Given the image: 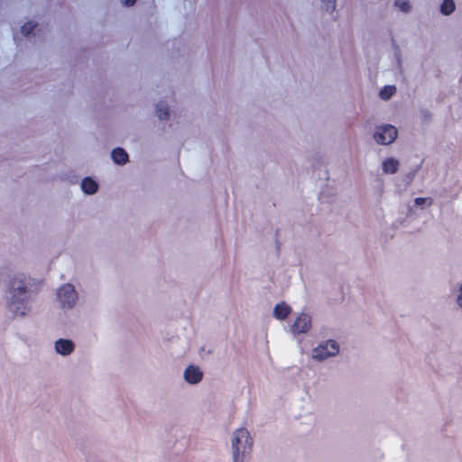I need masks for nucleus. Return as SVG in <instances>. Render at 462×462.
Masks as SVG:
<instances>
[{
	"label": "nucleus",
	"mask_w": 462,
	"mask_h": 462,
	"mask_svg": "<svg viewBox=\"0 0 462 462\" xmlns=\"http://www.w3.org/2000/svg\"><path fill=\"white\" fill-rule=\"evenodd\" d=\"M456 5L453 0H444L440 5V12L444 15H448L455 11Z\"/></svg>",
	"instance_id": "obj_15"
},
{
	"label": "nucleus",
	"mask_w": 462,
	"mask_h": 462,
	"mask_svg": "<svg viewBox=\"0 0 462 462\" xmlns=\"http://www.w3.org/2000/svg\"><path fill=\"white\" fill-rule=\"evenodd\" d=\"M398 135V131L395 126L392 125H386L379 127L374 133V137L379 144H390L392 143Z\"/></svg>",
	"instance_id": "obj_5"
},
{
	"label": "nucleus",
	"mask_w": 462,
	"mask_h": 462,
	"mask_svg": "<svg viewBox=\"0 0 462 462\" xmlns=\"http://www.w3.org/2000/svg\"><path fill=\"white\" fill-rule=\"evenodd\" d=\"M38 25L37 22L32 20L25 22L21 27V32L24 37H30L33 31L36 29Z\"/></svg>",
	"instance_id": "obj_14"
},
{
	"label": "nucleus",
	"mask_w": 462,
	"mask_h": 462,
	"mask_svg": "<svg viewBox=\"0 0 462 462\" xmlns=\"http://www.w3.org/2000/svg\"><path fill=\"white\" fill-rule=\"evenodd\" d=\"M203 378V372L199 366L189 365L184 371V379L190 384L199 383Z\"/></svg>",
	"instance_id": "obj_8"
},
{
	"label": "nucleus",
	"mask_w": 462,
	"mask_h": 462,
	"mask_svg": "<svg viewBox=\"0 0 462 462\" xmlns=\"http://www.w3.org/2000/svg\"><path fill=\"white\" fill-rule=\"evenodd\" d=\"M57 299L63 309H72L78 300V292L70 283L62 284L56 293Z\"/></svg>",
	"instance_id": "obj_3"
},
{
	"label": "nucleus",
	"mask_w": 462,
	"mask_h": 462,
	"mask_svg": "<svg viewBox=\"0 0 462 462\" xmlns=\"http://www.w3.org/2000/svg\"><path fill=\"white\" fill-rule=\"evenodd\" d=\"M339 351V346L334 340H328L320 344L312 351V356L317 360H324L329 356H336Z\"/></svg>",
	"instance_id": "obj_4"
},
{
	"label": "nucleus",
	"mask_w": 462,
	"mask_h": 462,
	"mask_svg": "<svg viewBox=\"0 0 462 462\" xmlns=\"http://www.w3.org/2000/svg\"><path fill=\"white\" fill-rule=\"evenodd\" d=\"M457 302L460 307H462V285L459 288V293L457 295Z\"/></svg>",
	"instance_id": "obj_21"
},
{
	"label": "nucleus",
	"mask_w": 462,
	"mask_h": 462,
	"mask_svg": "<svg viewBox=\"0 0 462 462\" xmlns=\"http://www.w3.org/2000/svg\"><path fill=\"white\" fill-rule=\"evenodd\" d=\"M395 92L396 88L394 86H385L381 89L379 96L382 99L387 100L393 97Z\"/></svg>",
	"instance_id": "obj_16"
},
{
	"label": "nucleus",
	"mask_w": 462,
	"mask_h": 462,
	"mask_svg": "<svg viewBox=\"0 0 462 462\" xmlns=\"http://www.w3.org/2000/svg\"><path fill=\"white\" fill-rule=\"evenodd\" d=\"M6 308L14 316H25L37 294L34 280L23 274L11 278L7 284Z\"/></svg>",
	"instance_id": "obj_1"
},
{
	"label": "nucleus",
	"mask_w": 462,
	"mask_h": 462,
	"mask_svg": "<svg viewBox=\"0 0 462 462\" xmlns=\"http://www.w3.org/2000/svg\"><path fill=\"white\" fill-rule=\"evenodd\" d=\"M120 1H121V4L123 6L131 7L136 3L137 0H120Z\"/></svg>",
	"instance_id": "obj_20"
},
{
	"label": "nucleus",
	"mask_w": 462,
	"mask_h": 462,
	"mask_svg": "<svg viewBox=\"0 0 462 462\" xmlns=\"http://www.w3.org/2000/svg\"><path fill=\"white\" fill-rule=\"evenodd\" d=\"M155 114L160 120H168L170 118V108L167 102L160 100L155 105Z\"/></svg>",
	"instance_id": "obj_11"
},
{
	"label": "nucleus",
	"mask_w": 462,
	"mask_h": 462,
	"mask_svg": "<svg viewBox=\"0 0 462 462\" xmlns=\"http://www.w3.org/2000/svg\"><path fill=\"white\" fill-rule=\"evenodd\" d=\"M414 202L415 205L417 206H421L424 203H428L429 206H431L433 203V199L431 198H416Z\"/></svg>",
	"instance_id": "obj_19"
},
{
	"label": "nucleus",
	"mask_w": 462,
	"mask_h": 462,
	"mask_svg": "<svg viewBox=\"0 0 462 462\" xmlns=\"http://www.w3.org/2000/svg\"><path fill=\"white\" fill-rule=\"evenodd\" d=\"M253 439L247 430L241 428L236 430L232 439L233 462H243L245 453L252 450Z\"/></svg>",
	"instance_id": "obj_2"
},
{
	"label": "nucleus",
	"mask_w": 462,
	"mask_h": 462,
	"mask_svg": "<svg viewBox=\"0 0 462 462\" xmlns=\"http://www.w3.org/2000/svg\"><path fill=\"white\" fill-rule=\"evenodd\" d=\"M111 159L115 164L123 166L129 161V156L126 151L122 147H115L111 151Z\"/></svg>",
	"instance_id": "obj_9"
},
{
	"label": "nucleus",
	"mask_w": 462,
	"mask_h": 462,
	"mask_svg": "<svg viewBox=\"0 0 462 462\" xmlns=\"http://www.w3.org/2000/svg\"><path fill=\"white\" fill-rule=\"evenodd\" d=\"M54 348L58 355L69 356L75 349L74 342L69 338H59L54 342Z\"/></svg>",
	"instance_id": "obj_7"
},
{
	"label": "nucleus",
	"mask_w": 462,
	"mask_h": 462,
	"mask_svg": "<svg viewBox=\"0 0 462 462\" xmlns=\"http://www.w3.org/2000/svg\"><path fill=\"white\" fill-rule=\"evenodd\" d=\"M311 326V319L308 314L301 313L291 325L293 334H301L309 331Z\"/></svg>",
	"instance_id": "obj_6"
},
{
	"label": "nucleus",
	"mask_w": 462,
	"mask_h": 462,
	"mask_svg": "<svg viewBox=\"0 0 462 462\" xmlns=\"http://www.w3.org/2000/svg\"><path fill=\"white\" fill-rule=\"evenodd\" d=\"M291 309L285 302L279 303L273 310V315L277 319H285L291 313Z\"/></svg>",
	"instance_id": "obj_12"
},
{
	"label": "nucleus",
	"mask_w": 462,
	"mask_h": 462,
	"mask_svg": "<svg viewBox=\"0 0 462 462\" xmlns=\"http://www.w3.org/2000/svg\"><path fill=\"white\" fill-rule=\"evenodd\" d=\"M325 4L326 10L333 13L336 9V0H321Z\"/></svg>",
	"instance_id": "obj_18"
},
{
	"label": "nucleus",
	"mask_w": 462,
	"mask_h": 462,
	"mask_svg": "<svg viewBox=\"0 0 462 462\" xmlns=\"http://www.w3.org/2000/svg\"><path fill=\"white\" fill-rule=\"evenodd\" d=\"M395 5L398 6L399 9L404 13L409 12L411 9V5H410L409 2H407V1L396 0Z\"/></svg>",
	"instance_id": "obj_17"
},
{
	"label": "nucleus",
	"mask_w": 462,
	"mask_h": 462,
	"mask_svg": "<svg viewBox=\"0 0 462 462\" xmlns=\"http://www.w3.org/2000/svg\"><path fill=\"white\" fill-rule=\"evenodd\" d=\"M399 162L393 158H388L383 162V171L385 173L393 174L397 172Z\"/></svg>",
	"instance_id": "obj_13"
},
{
	"label": "nucleus",
	"mask_w": 462,
	"mask_h": 462,
	"mask_svg": "<svg viewBox=\"0 0 462 462\" xmlns=\"http://www.w3.org/2000/svg\"><path fill=\"white\" fill-rule=\"evenodd\" d=\"M97 181L91 176H87L82 179L80 183L81 190L86 195H93L98 189Z\"/></svg>",
	"instance_id": "obj_10"
}]
</instances>
